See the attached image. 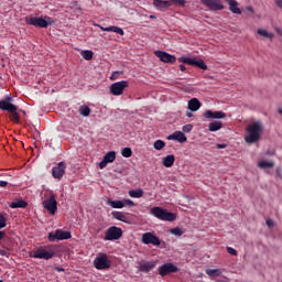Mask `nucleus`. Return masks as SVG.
<instances>
[{
  "mask_svg": "<svg viewBox=\"0 0 282 282\" xmlns=\"http://www.w3.org/2000/svg\"><path fill=\"white\" fill-rule=\"evenodd\" d=\"M263 131H265V126L263 121L258 120L248 124V144H259L261 138H263Z\"/></svg>",
  "mask_w": 282,
  "mask_h": 282,
  "instance_id": "1",
  "label": "nucleus"
},
{
  "mask_svg": "<svg viewBox=\"0 0 282 282\" xmlns=\"http://www.w3.org/2000/svg\"><path fill=\"white\" fill-rule=\"evenodd\" d=\"M42 206L50 215H56L58 210V202H56V194L52 191H46L44 193V199L42 200Z\"/></svg>",
  "mask_w": 282,
  "mask_h": 282,
  "instance_id": "2",
  "label": "nucleus"
},
{
  "mask_svg": "<svg viewBox=\"0 0 282 282\" xmlns=\"http://www.w3.org/2000/svg\"><path fill=\"white\" fill-rule=\"evenodd\" d=\"M150 213L161 221H175L177 219V214L171 213L162 207H152Z\"/></svg>",
  "mask_w": 282,
  "mask_h": 282,
  "instance_id": "3",
  "label": "nucleus"
},
{
  "mask_svg": "<svg viewBox=\"0 0 282 282\" xmlns=\"http://www.w3.org/2000/svg\"><path fill=\"white\" fill-rule=\"evenodd\" d=\"M56 251L52 245L46 246L45 248H39L36 251L30 254L33 259H44L45 261H50V259H54Z\"/></svg>",
  "mask_w": 282,
  "mask_h": 282,
  "instance_id": "4",
  "label": "nucleus"
},
{
  "mask_svg": "<svg viewBox=\"0 0 282 282\" xmlns=\"http://www.w3.org/2000/svg\"><path fill=\"white\" fill-rule=\"evenodd\" d=\"M28 25H34V28H50V25H54V18H50L45 15L44 18L39 17H30L26 18Z\"/></svg>",
  "mask_w": 282,
  "mask_h": 282,
  "instance_id": "5",
  "label": "nucleus"
},
{
  "mask_svg": "<svg viewBox=\"0 0 282 282\" xmlns=\"http://www.w3.org/2000/svg\"><path fill=\"white\" fill-rule=\"evenodd\" d=\"M94 267L96 270H109L111 268V260L107 253H99L94 260Z\"/></svg>",
  "mask_w": 282,
  "mask_h": 282,
  "instance_id": "6",
  "label": "nucleus"
},
{
  "mask_svg": "<svg viewBox=\"0 0 282 282\" xmlns=\"http://www.w3.org/2000/svg\"><path fill=\"white\" fill-rule=\"evenodd\" d=\"M48 241L54 242V241H65L67 239H72V232L69 231H64L62 229H57L54 231H51L47 236Z\"/></svg>",
  "mask_w": 282,
  "mask_h": 282,
  "instance_id": "7",
  "label": "nucleus"
},
{
  "mask_svg": "<svg viewBox=\"0 0 282 282\" xmlns=\"http://www.w3.org/2000/svg\"><path fill=\"white\" fill-rule=\"evenodd\" d=\"M122 237V229L120 227L112 226L106 230L105 241H118Z\"/></svg>",
  "mask_w": 282,
  "mask_h": 282,
  "instance_id": "8",
  "label": "nucleus"
},
{
  "mask_svg": "<svg viewBox=\"0 0 282 282\" xmlns=\"http://www.w3.org/2000/svg\"><path fill=\"white\" fill-rule=\"evenodd\" d=\"M127 87H129V82H117L110 86V94H112V96H122Z\"/></svg>",
  "mask_w": 282,
  "mask_h": 282,
  "instance_id": "9",
  "label": "nucleus"
},
{
  "mask_svg": "<svg viewBox=\"0 0 282 282\" xmlns=\"http://www.w3.org/2000/svg\"><path fill=\"white\" fill-rule=\"evenodd\" d=\"M178 271L180 269L177 268V265L173 264L172 262H167L159 267L160 276H167V274H174Z\"/></svg>",
  "mask_w": 282,
  "mask_h": 282,
  "instance_id": "10",
  "label": "nucleus"
},
{
  "mask_svg": "<svg viewBox=\"0 0 282 282\" xmlns=\"http://www.w3.org/2000/svg\"><path fill=\"white\" fill-rule=\"evenodd\" d=\"M12 100H14V98L11 96H7L4 99L0 100L1 111H8V113H10V111H18L19 108L12 104Z\"/></svg>",
  "mask_w": 282,
  "mask_h": 282,
  "instance_id": "11",
  "label": "nucleus"
},
{
  "mask_svg": "<svg viewBox=\"0 0 282 282\" xmlns=\"http://www.w3.org/2000/svg\"><path fill=\"white\" fill-rule=\"evenodd\" d=\"M154 54L162 63H169L170 65H173V63L177 61V57H175V55H171L164 51H155Z\"/></svg>",
  "mask_w": 282,
  "mask_h": 282,
  "instance_id": "12",
  "label": "nucleus"
},
{
  "mask_svg": "<svg viewBox=\"0 0 282 282\" xmlns=\"http://www.w3.org/2000/svg\"><path fill=\"white\" fill-rule=\"evenodd\" d=\"M200 3L215 12L224 9L221 0H200Z\"/></svg>",
  "mask_w": 282,
  "mask_h": 282,
  "instance_id": "13",
  "label": "nucleus"
},
{
  "mask_svg": "<svg viewBox=\"0 0 282 282\" xmlns=\"http://www.w3.org/2000/svg\"><path fill=\"white\" fill-rule=\"evenodd\" d=\"M65 169H67V164L63 161L54 166L52 169V175L54 180H63V175H65Z\"/></svg>",
  "mask_w": 282,
  "mask_h": 282,
  "instance_id": "14",
  "label": "nucleus"
},
{
  "mask_svg": "<svg viewBox=\"0 0 282 282\" xmlns=\"http://www.w3.org/2000/svg\"><path fill=\"white\" fill-rule=\"evenodd\" d=\"M142 242L145 243V246H149V243L152 246H160L162 243L160 238L151 232H145L142 235Z\"/></svg>",
  "mask_w": 282,
  "mask_h": 282,
  "instance_id": "15",
  "label": "nucleus"
},
{
  "mask_svg": "<svg viewBox=\"0 0 282 282\" xmlns=\"http://www.w3.org/2000/svg\"><path fill=\"white\" fill-rule=\"evenodd\" d=\"M203 116L209 120H221L226 117V113L224 111L213 112V110H206Z\"/></svg>",
  "mask_w": 282,
  "mask_h": 282,
  "instance_id": "16",
  "label": "nucleus"
},
{
  "mask_svg": "<svg viewBox=\"0 0 282 282\" xmlns=\"http://www.w3.org/2000/svg\"><path fill=\"white\" fill-rule=\"evenodd\" d=\"M116 162V152H108L99 163V169H105L109 163Z\"/></svg>",
  "mask_w": 282,
  "mask_h": 282,
  "instance_id": "17",
  "label": "nucleus"
},
{
  "mask_svg": "<svg viewBox=\"0 0 282 282\" xmlns=\"http://www.w3.org/2000/svg\"><path fill=\"white\" fill-rule=\"evenodd\" d=\"M97 28H100L102 32H115L116 34H119L120 36H124V30L122 28L112 25V26H102L100 24H95Z\"/></svg>",
  "mask_w": 282,
  "mask_h": 282,
  "instance_id": "18",
  "label": "nucleus"
},
{
  "mask_svg": "<svg viewBox=\"0 0 282 282\" xmlns=\"http://www.w3.org/2000/svg\"><path fill=\"white\" fill-rule=\"evenodd\" d=\"M167 140H175L176 142L184 144V142H186L187 138H186V134H184V132L175 131L174 133H172L167 137Z\"/></svg>",
  "mask_w": 282,
  "mask_h": 282,
  "instance_id": "19",
  "label": "nucleus"
},
{
  "mask_svg": "<svg viewBox=\"0 0 282 282\" xmlns=\"http://www.w3.org/2000/svg\"><path fill=\"white\" fill-rule=\"evenodd\" d=\"M155 268V262L149 261V262H140L139 263V271L144 272L145 274L151 272Z\"/></svg>",
  "mask_w": 282,
  "mask_h": 282,
  "instance_id": "20",
  "label": "nucleus"
},
{
  "mask_svg": "<svg viewBox=\"0 0 282 282\" xmlns=\"http://www.w3.org/2000/svg\"><path fill=\"white\" fill-rule=\"evenodd\" d=\"M187 108L189 109V111H199V109L202 108V102L199 101V99L193 98L188 101Z\"/></svg>",
  "mask_w": 282,
  "mask_h": 282,
  "instance_id": "21",
  "label": "nucleus"
},
{
  "mask_svg": "<svg viewBox=\"0 0 282 282\" xmlns=\"http://www.w3.org/2000/svg\"><path fill=\"white\" fill-rule=\"evenodd\" d=\"M153 6L159 10H166V8H171V0H154Z\"/></svg>",
  "mask_w": 282,
  "mask_h": 282,
  "instance_id": "22",
  "label": "nucleus"
},
{
  "mask_svg": "<svg viewBox=\"0 0 282 282\" xmlns=\"http://www.w3.org/2000/svg\"><path fill=\"white\" fill-rule=\"evenodd\" d=\"M112 217L118 221H123V224H129V218L122 212H112Z\"/></svg>",
  "mask_w": 282,
  "mask_h": 282,
  "instance_id": "23",
  "label": "nucleus"
},
{
  "mask_svg": "<svg viewBox=\"0 0 282 282\" xmlns=\"http://www.w3.org/2000/svg\"><path fill=\"white\" fill-rule=\"evenodd\" d=\"M173 164H175V155L169 154L163 159V166H165L166 169H171Z\"/></svg>",
  "mask_w": 282,
  "mask_h": 282,
  "instance_id": "24",
  "label": "nucleus"
},
{
  "mask_svg": "<svg viewBox=\"0 0 282 282\" xmlns=\"http://www.w3.org/2000/svg\"><path fill=\"white\" fill-rule=\"evenodd\" d=\"M227 3L229 4V10L234 13V14H241V9H239L237 1L235 0H227Z\"/></svg>",
  "mask_w": 282,
  "mask_h": 282,
  "instance_id": "25",
  "label": "nucleus"
},
{
  "mask_svg": "<svg viewBox=\"0 0 282 282\" xmlns=\"http://www.w3.org/2000/svg\"><path fill=\"white\" fill-rule=\"evenodd\" d=\"M192 66L193 67H198V69H208V65H206V63L204 62V59H197V58H193L192 59Z\"/></svg>",
  "mask_w": 282,
  "mask_h": 282,
  "instance_id": "26",
  "label": "nucleus"
},
{
  "mask_svg": "<svg viewBox=\"0 0 282 282\" xmlns=\"http://www.w3.org/2000/svg\"><path fill=\"white\" fill-rule=\"evenodd\" d=\"M128 195H129L130 197L135 198V199H140V197H143V195H144V189H142V188L130 189V191L128 192Z\"/></svg>",
  "mask_w": 282,
  "mask_h": 282,
  "instance_id": "27",
  "label": "nucleus"
},
{
  "mask_svg": "<svg viewBox=\"0 0 282 282\" xmlns=\"http://www.w3.org/2000/svg\"><path fill=\"white\" fill-rule=\"evenodd\" d=\"M9 113H10L9 118L12 122H14L15 124H21V115H19L17 110L9 111Z\"/></svg>",
  "mask_w": 282,
  "mask_h": 282,
  "instance_id": "28",
  "label": "nucleus"
},
{
  "mask_svg": "<svg viewBox=\"0 0 282 282\" xmlns=\"http://www.w3.org/2000/svg\"><path fill=\"white\" fill-rule=\"evenodd\" d=\"M221 127H224V123H221V121H212L208 126V129L209 131L215 132V131H219Z\"/></svg>",
  "mask_w": 282,
  "mask_h": 282,
  "instance_id": "29",
  "label": "nucleus"
},
{
  "mask_svg": "<svg viewBox=\"0 0 282 282\" xmlns=\"http://www.w3.org/2000/svg\"><path fill=\"white\" fill-rule=\"evenodd\" d=\"M107 205L110 206L111 208H124V203L122 200H107Z\"/></svg>",
  "mask_w": 282,
  "mask_h": 282,
  "instance_id": "30",
  "label": "nucleus"
},
{
  "mask_svg": "<svg viewBox=\"0 0 282 282\" xmlns=\"http://www.w3.org/2000/svg\"><path fill=\"white\" fill-rule=\"evenodd\" d=\"M10 208H28V202H25L23 199L13 202V203H11Z\"/></svg>",
  "mask_w": 282,
  "mask_h": 282,
  "instance_id": "31",
  "label": "nucleus"
},
{
  "mask_svg": "<svg viewBox=\"0 0 282 282\" xmlns=\"http://www.w3.org/2000/svg\"><path fill=\"white\" fill-rule=\"evenodd\" d=\"M258 166L261 170L272 169L274 166V162H272V161H260L258 163Z\"/></svg>",
  "mask_w": 282,
  "mask_h": 282,
  "instance_id": "32",
  "label": "nucleus"
},
{
  "mask_svg": "<svg viewBox=\"0 0 282 282\" xmlns=\"http://www.w3.org/2000/svg\"><path fill=\"white\" fill-rule=\"evenodd\" d=\"M257 33L270 40L274 39V33H269V31L265 29H258Z\"/></svg>",
  "mask_w": 282,
  "mask_h": 282,
  "instance_id": "33",
  "label": "nucleus"
},
{
  "mask_svg": "<svg viewBox=\"0 0 282 282\" xmlns=\"http://www.w3.org/2000/svg\"><path fill=\"white\" fill-rule=\"evenodd\" d=\"M79 113L84 116V118H87L91 113V108H89V106H80Z\"/></svg>",
  "mask_w": 282,
  "mask_h": 282,
  "instance_id": "34",
  "label": "nucleus"
},
{
  "mask_svg": "<svg viewBox=\"0 0 282 282\" xmlns=\"http://www.w3.org/2000/svg\"><path fill=\"white\" fill-rule=\"evenodd\" d=\"M205 272L208 276H220L221 275V270H219V269H206Z\"/></svg>",
  "mask_w": 282,
  "mask_h": 282,
  "instance_id": "35",
  "label": "nucleus"
},
{
  "mask_svg": "<svg viewBox=\"0 0 282 282\" xmlns=\"http://www.w3.org/2000/svg\"><path fill=\"white\" fill-rule=\"evenodd\" d=\"M164 147H166V143L163 140H156L153 144V148L156 151H162V149H164Z\"/></svg>",
  "mask_w": 282,
  "mask_h": 282,
  "instance_id": "36",
  "label": "nucleus"
},
{
  "mask_svg": "<svg viewBox=\"0 0 282 282\" xmlns=\"http://www.w3.org/2000/svg\"><path fill=\"white\" fill-rule=\"evenodd\" d=\"M82 56H83V58H85V61H91V58H94V52L93 51H83Z\"/></svg>",
  "mask_w": 282,
  "mask_h": 282,
  "instance_id": "37",
  "label": "nucleus"
},
{
  "mask_svg": "<svg viewBox=\"0 0 282 282\" xmlns=\"http://www.w3.org/2000/svg\"><path fill=\"white\" fill-rule=\"evenodd\" d=\"M121 155L123 158H131V155H133V151L131 150V148H123L121 150Z\"/></svg>",
  "mask_w": 282,
  "mask_h": 282,
  "instance_id": "38",
  "label": "nucleus"
},
{
  "mask_svg": "<svg viewBox=\"0 0 282 282\" xmlns=\"http://www.w3.org/2000/svg\"><path fill=\"white\" fill-rule=\"evenodd\" d=\"M171 235H174L175 237H182L184 235V231L180 227H175L170 230Z\"/></svg>",
  "mask_w": 282,
  "mask_h": 282,
  "instance_id": "39",
  "label": "nucleus"
},
{
  "mask_svg": "<svg viewBox=\"0 0 282 282\" xmlns=\"http://www.w3.org/2000/svg\"><path fill=\"white\" fill-rule=\"evenodd\" d=\"M178 63H185V65H193V58L182 56L178 58Z\"/></svg>",
  "mask_w": 282,
  "mask_h": 282,
  "instance_id": "40",
  "label": "nucleus"
},
{
  "mask_svg": "<svg viewBox=\"0 0 282 282\" xmlns=\"http://www.w3.org/2000/svg\"><path fill=\"white\" fill-rule=\"evenodd\" d=\"M8 220L6 219V216H3V214H0V230H2V228H6V226H8Z\"/></svg>",
  "mask_w": 282,
  "mask_h": 282,
  "instance_id": "41",
  "label": "nucleus"
},
{
  "mask_svg": "<svg viewBox=\"0 0 282 282\" xmlns=\"http://www.w3.org/2000/svg\"><path fill=\"white\" fill-rule=\"evenodd\" d=\"M170 1H171V6H173V3H176L177 6H181V8H184V6H186L185 0H170Z\"/></svg>",
  "mask_w": 282,
  "mask_h": 282,
  "instance_id": "42",
  "label": "nucleus"
},
{
  "mask_svg": "<svg viewBox=\"0 0 282 282\" xmlns=\"http://www.w3.org/2000/svg\"><path fill=\"white\" fill-rule=\"evenodd\" d=\"M121 202H122V204H123V207H126V206H130V207L135 206V203H133V200H131V199H129V198L123 199V200H121Z\"/></svg>",
  "mask_w": 282,
  "mask_h": 282,
  "instance_id": "43",
  "label": "nucleus"
},
{
  "mask_svg": "<svg viewBox=\"0 0 282 282\" xmlns=\"http://www.w3.org/2000/svg\"><path fill=\"white\" fill-rule=\"evenodd\" d=\"M120 74H122V72H120V70L112 72V74L110 76V80H118V76H120Z\"/></svg>",
  "mask_w": 282,
  "mask_h": 282,
  "instance_id": "44",
  "label": "nucleus"
},
{
  "mask_svg": "<svg viewBox=\"0 0 282 282\" xmlns=\"http://www.w3.org/2000/svg\"><path fill=\"white\" fill-rule=\"evenodd\" d=\"M184 133H191L193 131V124L188 123L183 127Z\"/></svg>",
  "mask_w": 282,
  "mask_h": 282,
  "instance_id": "45",
  "label": "nucleus"
},
{
  "mask_svg": "<svg viewBox=\"0 0 282 282\" xmlns=\"http://www.w3.org/2000/svg\"><path fill=\"white\" fill-rule=\"evenodd\" d=\"M227 252L232 257H237V251L232 247H227Z\"/></svg>",
  "mask_w": 282,
  "mask_h": 282,
  "instance_id": "46",
  "label": "nucleus"
},
{
  "mask_svg": "<svg viewBox=\"0 0 282 282\" xmlns=\"http://www.w3.org/2000/svg\"><path fill=\"white\" fill-rule=\"evenodd\" d=\"M227 148H228V144H226V143L216 144V149H227Z\"/></svg>",
  "mask_w": 282,
  "mask_h": 282,
  "instance_id": "47",
  "label": "nucleus"
},
{
  "mask_svg": "<svg viewBox=\"0 0 282 282\" xmlns=\"http://www.w3.org/2000/svg\"><path fill=\"white\" fill-rule=\"evenodd\" d=\"M0 256L1 257H9V253L6 249H0Z\"/></svg>",
  "mask_w": 282,
  "mask_h": 282,
  "instance_id": "48",
  "label": "nucleus"
},
{
  "mask_svg": "<svg viewBox=\"0 0 282 282\" xmlns=\"http://www.w3.org/2000/svg\"><path fill=\"white\" fill-rule=\"evenodd\" d=\"M267 226H268L269 228L274 227V221H273L272 219H268V220H267Z\"/></svg>",
  "mask_w": 282,
  "mask_h": 282,
  "instance_id": "49",
  "label": "nucleus"
},
{
  "mask_svg": "<svg viewBox=\"0 0 282 282\" xmlns=\"http://www.w3.org/2000/svg\"><path fill=\"white\" fill-rule=\"evenodd\" d=\"M8 186V181H0V187L6 188Z\"/></svg>",
  "mask_w": 282,
  "mask_h": 282,
  "instance_id": "50",
  "label": "nucleus"
},
{
  "mask_svg": "<svg viewBox=\"0 0 282 282\" xmlns=\"http://www.w3.org/2000/svg\"><path fill=\"white\" fill-rule=\"evenodd\" d=\"M275 4L282 9V0H275Z\"/></svg>",
  "mask_w": 282,
  "mask_h": 282,
  "instance_id": "51",
  "label": "nucleus"
},
{
  "mask_svg": "<svg viewBox=\"0 0 282 282\" xmlns=\"http://www.w3.org/2000/svg\"><path fill=\"white\" fill-rule=\"evenodd\" d=\"M178 68L181 69V72H186V66H184V64H181Z\"/></svg>",
  "mask_w": 282,
  "mask_h": 282,
  "instance_id": "52",
  "label": "nucleus"
},
{
  "mask_svg": "<svg viewBox=\"0 0 282 282\" xmlns=\"http://www.w3.org/2000/svg\"><path fill=\"white\" fill-rule=\"evenodd\" d=\"M6 237V231H0V241Z\"/></svg>",
  "mask_w": 282,
  "mask_h": 282,
  "instance_id": "53",
  "label": "nucleus"
},
{
  "mask_svg": "<svg viewBox=\"0 0 282 282\" xmlns=\"http://www.w3.org/2000/svg\"><path fill=\"white\" fill-rule=\"evenodd\" d=\"M248 12H249V17H250V13H254V9H252V7H249Z\"/></svg>",
  "mask_w": 282,
  "mask_h": 282,
  "instance_id": "54",
  "label": "nucleus"
},
{
  "mask_svg": "<svg viewBox=\"0 0 282 282\" xmlns=\"http://www.w3.org/2000/svg\"><path fill=\"white\" fill-rule=\"evenodd\" d=\"M186 117H187V118H193V112H188V111H187V112H186Z\"/></svg>",
  "mask_w": 282,
  "mask_h": 282,
  "instance_id": "55",
  "label": "nucleus"
},
{
  "mask_svg": "<svg viewBox=\"0 0 282 282\" xmlns=\"http://www.w3.org/2000/svg\"><path fill=\"white\" fill-rule=\"evenodd\" d=\"M56 270H57V272H65V269H63V268H56Z\"/></svg>",
  "mask_w": 282,
  "mask_h": 282,
  "instance_id": "56",
  "label": "nucleus"
},
{
  "mask_svg": "<svg viewBox=\"0 0 282 282\" xmlns=\"http://www.w3.org/2000/svg\"><path fill=\"white\" fill-rule=\"evenodd\" d=\"M245 142H248V133L245 134Z\"/></svg>",
  "mask_w": 282,
  "mask_h": 282,
  "instance_id": "57",
  "label": "nucleus"
},
{
  "mask_svg": "<svg viewBox=\"0 0 282 282\" xmlns=\"http://www.w3.org/2000/svg\"><path fill=\"white\" fill-rule=\"evenodd\" d=\"M278 113H280V116H282V108L278 109Z\"/></svg>",
  "mask_w": 282,
  "mask_h": 282,
  "instance_id": "58",
  "label": "nucleus"
},
{
  "mask_svg": "<svg viewBox=\"0 0 282 282\" xmlns=\"http://www.w3.org/2000/svg\"><path fill=\"white\" fill-rule=\"evenodd\" d=\"M280 172H281V169H280V167H278V169H276V173L279 174Z\"/></svg>",
  "mask_w": 282,
  "mask_h": 282,
  "instance_id": "59",
  "label": "nucleus"
},
{
  "mask_svg": "<svg viewBox=\"0 0 282 282\" xmlns=\"http://www.w3.org/2000/svg\"><path fill=\"white\" fill-rule=\"evenodd\" d=\"M150 19H155V15H150Z\"/></svg>",
  "mask_w": 282,
  "mask_h": 282,
  "instance_id": "60",
  "label": "nucleus"
},
{
  "mask_svg": "<svg viewBox=\"0 0 282 282\" xmlns=\"http://www.w3.org/2000/svg\"><path fill=\"white\" fill-rule=\"evenodd\" d=\"M245 131H248V127L245 128Z\"/></svg>",
  "mask_w": 282,
  "mask_h": 282,
  "instance_id": "61",
  "label": "nucleus"
},
{
  "mask_svg": "<svg viewBox=\"0 0 282 282\" xmlns=\"http://www.w3.org/2000/svg\"><path fill=\"white\" fill-rule=\"evenodd\" d=\"M0 282H3V280H0Z\"/></svg>",
  "mask_w": 282,
  "mask_h": 282,
  "instance_id": "62",
  "label": "nucleus"
}]
</instances>
